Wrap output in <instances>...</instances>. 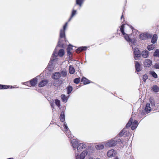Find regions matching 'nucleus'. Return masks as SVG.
Returning a JSON list of instances; mask_svg holds the SVG:
<instances>
[{
	"label": "nucleus",
	"mask_w": 159,
	"mask_h": 159,
	"mask_svg": "<svg viewBox=\"0 0 159 159\" xmlns=\"http://www.w3.org/2000/svg\"><path fill=\"white\" fill-rule=\"evenodd\" d=\"M48 81L47 79L42 80L39 84L38 86L40 87H43L48 83Z\"/></svg>",
	"instance_id": "10"
},
{
	"label": "nucleus",
	"mask_w": 159,
	"mask_h": 159,
	"mask_svg": "<svg viewBox=\"0 0 159 159\" xmlns=\"http://www.w3.org/2000/svg\"><path fill=\"white\" fill-rule=\"evenodd\" d=\"M104 148V146L103 144L98 145L96 146V148L97 149H102Z\"/></svg>",
	"instance_id": "36"
},
{
	"label": "nucleus",
	"mask_w": 159,
	"mask_h": 159,
	"mask_svg": "<svg viewBox=\"0 0 159 159\" xmlns=\"http://www.w3.org/2000/svg\"><path fill=\"white\" fill-rule=\"evenodd\" d=\"M129 42H130V44L131 45H135V44H136V41H135V40H134V39H132H132H131V41H129Z\"/></svg>",
	"instance_id": "44"
},
{
	"label": "nucleus",
	"mask_w": 159,
	"mask_h": 159,
	"mask_svg": "<svg viewBox=\"0 0 159 159\" xmlns=\"http://www.w3.org/2000/svg\"><path fill=\"white\" fill-rule=\"evenodd\" d=\"M64 127L65 131L66 133V134L67 136L70 138H72V135L71 134L70 131L66 122L64 123Z\"/></svg>",
	"instance_id": "4"
},
{
	"label": "nucleus",
	"mask_w": 159,
	"mask_h": 159,
	"mask_svg": "<svg viewBox=\"0 0 159 159\" xmlns=\"http://www.w3.org/2000/svg\"><path fill=\"white\" fill-rule=\"evenodd\" d=\"M149 100L152 106H154L155 105V103L154 100L152 98H150Z\"/></svg>",
	"instance_id": "45"
},
{
	"label": "nucleus",
	"mask_w": 159,
	"mask_h": 159,
	"mask_svg": "<svg viewBox=\"0 0 159 159\" xmlns=\"http://www.w3.org/2000/svg\"><path fill=\"white\" fill-rule=\"evenodd\" d=\"M135 63L136 70L138 72H139L141 70V68L140 64L137 61H135Z\"/></svg>",
	"instance_id": "14"
},
{
	"label": "nucleus",
	"mask_w": 159,
	"mask_h": 159,
	"mask_svg": "<svg viewBox=\"0 0 159 159\" xmlns=\"http://www.w3.org/2000/svg\"><path fill=\"white\" fill-rule=\"evenodd\" d=\"M80 77L76 78L74 80V82L76 84H78L80 81Z\"/></svg>",
	"instance_id": "41"
},
{
	"label": "nucleus",
	"mask_w": 159,
	"mask_h": 159,
	"mask_svg": "<svg viewBox=\"0 0 159 159\" xmlns=\"http://www.w3.org/2000/svg\"><path fill=\"white\" fill-rule=\"evenodd\" d=\"M155 45L153 44L149 45L147 47V49L148 50L150 51L152 50L154 48Z\"/></svg>",
	"instance_id": "37"
},
{
	"label": "nucleus",
	"mask_w": 159,
	"mask_h": 159,
	"mask_svg": "<svg viewBox=\"0 0 159 159\" xmlns=\"http://www.w3.org/2000/svg\"><path fill=\"white\" fill-rule=\"evenodd\" d=\"M64 54V50L63 49H60L58 53V55L60 57H62Z\"/></svg>",
	"instance_id": "29"
},
{
	"label": "nucleus",
	"mask_w": 159,
	"mask_h": 159,
	"mask_svg": "<svg viewBox=\"0 0 159 159\" xmlns=\"http://www.w3.org/2000/svg\"><path fill=\"white\" fill-rule=\"evenodd\" d=\"M79 152H77L75 151V157L76 159H84L85 157L88 153V152L87 151H84L79 156Z\"/></svg>",
	"instance_id": "2"
},
{
	"label": "nucleus",
	"mask_w": 159,
	"mask_h": 159,
	"mask_svg": "<svg viewBox=\"0 0 159 159\" xmlns=\"http://www.w3.org/2000/svg\"><path fill=\"white\" fill-rule=\"evenodd\" d=\"M149 73L155 78H157V74L154 71H150Z\"/></svg>",
	"instance_id": "33"
},
{
	"label": "nucleus",
	"mask_w": 159,
	"mask_h": 159,
	"mask_svg": "<svg viewBox=\"0 0 159 159\" xmlns=\"http://www.w3.org/2000/svg\"><path fill=\"white\" fill-rule=\"evenodd\" d=\"M72 145L74 150L76 149L77 147H78V142L76 139H74L73 141L71 142Z\"/></svg>",
	"instance_id": "13"
},
{
	"label": "nucleus",
	"mask_w": 159,
	"mask_h": 159,
	"mask_svg": "<svg viewBox=\"0 0 159 159\" xmlns=\"http://www.w3.org/2000/svg\"><path fill=\"white\" fill-rule=\"evenodd\" d=\"M57 46L61 48H63L64 47L63 44L61 42V40L60 39H59V40L58 42Z\"/></svg>",
	"instance_id": "38"
},
{
	"label": "nucleus",
	"mask_w": 159,
	"mask_h": 159,
	"mask_svg": "<svg viewBox=\"0 0 159 159\" xmlns=\"http://www.w3.org/2000/svg\"><path fill=\"white\" fill-rule=\"evenodd\" d=\"M120 142L122 143H123L120 139H118V138L116 137L108 140L106 143V145L108 147H113L115 146L118 143Z\"/></svg>",
	"instance_id": "1"
},
{
	"label": "nucleus",
	"mask_w": 159,
	"mask_h": 159,
	"mask_svg": "<svg viewBox=\"0 0 159 159\" xmlns=\"http://www.w3.org/2000/svg\"><path fill=\"white\" fill-rule=\"evenodd\" d=\"M124 25L122 24L120 27V31L122 34H125L124 31Z\"/></svg>",
	"instance_id": "39"
},
{
	"label": "nucleus",
	"mask_w": 159,
	"mask_h": 159,
	"mask_svg": "<svg viewBox=\"0 0 159 159\" xmlns=\"http://www.w3.org/2000/svg\"><path fill=\"white\" fill-rule=\"evenodd\" d=\"M153 56L156 57H159V50L156 49L154 52Z\"/></svg>",
	"instance_id": "32"
},
{
	"label": "nucleus",
	"mask_w": 159,
	"mask_h": 159,
	"mask_svg": "<svg viewBox=\"0 0 159 159\" xmlns=\"http://www.w3.org/2000/svg\"><path fill=\"white\" fill-rule=\"evenodd\" d=\"M55 102L56 105L59 107H60V100L56 99L55 100Z\"/></svg>",
	"instance_id": "40"
},
{
	"label": "nucleus",
	"mask_w": 159,
	"mask_h": 159,
	"mask_svg": "<svg viewBox=\"0 0 159 159\" xmlns=\"http://www.w3.org/2000/svg\"><path fill=\"white\" fill-rule=\"evenodd\" d=\"M148 78L147 75H144L143 76V81L145 82L146 80Z\"/></svg>",
	"instance_id": "47"
},
{
	"label": "nucleus",
	"mask_w": 159,
	"mask_h": 159,
	"mask_svg": "<svg viewBox=\"0 0 159 159\" xmlns=\"http://www.w3.org/2000/svg\"><path fill=\"white\" fill-rule=\"evenodd\" d=\"M51 106L52 108H54V106L52 103L51 104Z\"/></svg>",
	"instance_id": "53"
},
{
	"label": "nucleus",
	"mask_w": 159,
	"mask_h": 159,
	"mask_svg": "<svg viewBox=\"0 0 159 159\" xmlns=\"http://www.w3.org/2000/svg\"><path fill=\"white\" fill-rule=\"evenodd\" d=\"M133 112H132V116H133V113H137V112H136L135 111V110H134V107H133Z\"/></svg>",
	"instance_id": "51"
},
{
	"label": "nucleus",
	"mask_w": 159,
	"mask_h": 159,
	"mask_svg": "<svg viewBox=\"0 0 159 159\" xmlns=\"http://www.w3.org/2000/svg\"><path fill=\"white\" fill-rule=\"evenodd\" d=\"M86 146V145L85 144L80 143L79 144V145L77 147V150L75 151L77 152H80L82 151L83 148H85Z\"/></svg>",
	"instance_id": "6"
},
{
	"label": "nucleus",
	"mask_w": 159,
	"mask_h": 159,
	"mask_svg": "<svg viewBox=\"0 0 159 159\" xmlns=\"http://www.w3.org/2000/svg\"><path fill=\"white\" fill-rule=\"evenodd\" d=\"M143 63L144 66L149 67L152 65V61L150 59H147L145 60Z\"/></svg>",
	"instance_id": "9"
},
{
	"label": "nucleus",
	"mask_w": 159,
	"mask_h": 159,
	"mask_svg": "<svg viewBox=\"0 0 159 159\" xmlns=\"http://www.w3.org/2000/svg\"><path fill=\"white\" fill-rule=\"evenodd\" d=\"M154 68L156 69H159V63H156L154 66Z\"/></svg>",
	"instance_id": "46"
},
{
	"label": "nucleus",
	"mask_w": 159,
	"mask_h": 159,
	"mask_svg": "<svg viewBox=\"0 0 159 159\" xmlns=\"http://www.w3.org/2000/svg\"><path fill=\"white\" fill-rule=\"evenodd\" d=\"M139 38L142 40H145L148 37L147 34H141L139 35Z\"/></svg>",
	"instance_id": "21"
},
{
	"label": "nucleus",
	"mask_w": 159,
	"mask_h": 159,
	"mask_svg": "<svg viewBox=\"0 0 159 159\" xmlns=\"http://www.w3.org/2000/svg\"><path fill=\"white\" fill-rule=\"evenodd\" d=\"M69 73L71 74H73L75 71V69L74 68L71 66H70L69 67Z\"/></svg>",
	"instance_id": "31"
},
{
	"label": "nucleus",
	"mask_w": 159,
	"mask_h": 159,
	"mask_svg": "<svg viewBox=\"0 0 159 159\" xmlns=\"http://www.w3.org/2000/svg\"><path fill=\"white\" fill-rule=\"evenodd\" d=\"M144 109L147 112V113H148L150 112L151 110V108L150 107V105L149 103H147L146 104Z\"/></svg>",
	"instance_id": "17"
},
{
	"label": "nucleus",
	"mask_w": 159,
	"mask_h": 159,
	"mask_svg": "<svg viewBox=\"0 0 159 159\" xmlns=\"http://www.w3.org/2000/svg\"><path fill=\"white\" fill-rule=\"evenodd\" d=\"M146 111L144 109H140L138 113V116L140 117H142V116L148 114Z\"/></svg>",
	"instance_id": "11"
},
{
	"label": "nucleus",
	"mask_w": 159,
	"mask_h": 159,
	"mask_svg": "<svg viewBox=\"0 0 159 159\" xmlns=\"http://www.w3.org/2000/svg\"><path fill=\"white\" fill-rule=\"evenodd\" d=\"M115 150L114 149H111L108 151L107 153V156L108 157H111L115 155Z\"/></svg>",
	"instance_id": "18"
},
{
	"label": "nucleus",
	"mask_w": 159,
	"mask_h": 159,
	"mask_svg": "<svg viewBox=\"0 0 159 159\" xmlns=\"http://www.w3.org/2000/svg\"><path fill=\"white\" fill-rule=\"evenodd\" d=\"M138 121L136 120H134L133 122H132L131 126V129L132 130L135 129L138 125Z\"/></svg>",
	"instance_id": "15"
},
{
	"label": "nucleus",
	"mask_w": 159,
	"mask_h": 159,
	"mask_svg": "<svg viewBox=\"0 0 159 159\" xmlns=\"http://www.w3.org/2000/svg\"><path fill=\"white\" fill-rule=\"evenodd\" d=\"M123 15H122V16H121V19H122V18H123Z\"/></svg>",
	"instance_id": "57"
},
{
	"label": "nucleus",
	"mask_w": 159,
	"mask_h": 159,
	"mask_svg": "<svg viewBox=\"0 0 159 159\" xmlns=\"http://www.w3.org/2000/svg\"><path fill=\"white\" fill-rule=\"evenodd\" d=\"M114 159H119L118 158V157H116Z\"/></svg>",
	"instance_id": "56"
},
{
	"label": "nucleus",
	"mask_w": 159,
	"mask_h": 159,
	"mask_svg": "<svg viewBox=\"0 0 159 159\" xmlns=\"http://www.w3.org/2000/svg\"><path fill=\"white\" fill-rule=\"evenodd\" d=\"M133 119H132V117H131L129 120V121L128 123L126 124V126L125 127V128L126 129H127L129 127L130 125H132V122L133 121Z\"/></svg>",
	"instance_id": "26"
},
{
	"label": "nucleus",
	"mask_w": 159,
	"mask_h": 159,
	"mask_svg": "<svg viewBox=\"0 0 159 159\" xmlns=\"http://www.w3.org/2000/svg\"><path fill=\"white\" fill-rule=\"evenodd\" d=\"M87 48L86 47H79L76 50V52L77 53H79L80 52L86 50Z\"/></svg>",
	"instance_id": "23"
},
{
	"label": "nucleus",
	"mask_w": 159,
	"mask_h": 159,
	"mask_svg": "<svg viewBox=\"0 0 159 159\" xmlns=\"http://www.w3.org/2000/svg\"><path fill=\"white\" fill-rule=\"evenodd\" d=\"M134 58L135 60H137L141 56V53L138 48H134Z\"/></svg>",
	"instance_id": "5"
},
{
	"label": "nucleus",
	"mask_w": 159,
	"mask_h": 159,
	"mask_svg": "<svg viewBox=\"0 0 159 159\" xmlns=\"http://www.w3.org/2000/svg\"><path fill=\"white\" fill-rule=\"evenodd\" d=\"M14 87L12 86H8L7 85H4L0 84V89H7L8 88H14Z\"/></svg>",
	"instance_id": "16"
},
{
	"label": "nucleus",
	"mask_w": 159,
	"mask_h": 159,
	"mask_svg": "<svg viewBox=\"0 0 159 159\" xmlns=\"http://www.w3.org/2000/svg\"><path fill=\"white\" fill-rule=\"evenodd\" d=\"M67 94H69L72 91L73 88L71 86L69 85L67 87Z\"/></svg>",
	"instance_id": "34"
},
{
	"label": "nucleus",
	"mask_w": 159,
	"mask_h": 159,
	"mask_svg": "<svg viewBox=\"0 0 159 159\" xmlns=\"http://www.w3.org/2000/svg\"><path fill=\"white\" fill-rule=\"evenodd\" d=\"M61 98L63 102L66 103L67 102L68 98L65 94H62L61 96Z\"/></svg>",
	"instance_id": "24"
},
{
	"label": "nucleus",
	"mask_w": 159,
	"mask_h": 159,
	"mask_svg": "<svg viewBox=\"0 0 159 159\" xmlns=\"http://www.w3.org/2000/svg\"><path fill=\"white\" fill-rule=\"evenodd\" d=\"M62 76L63 77H66L67 75V72L66 71H62L61 72Z\"/></svg>",
	"instance_id": "43"
},
{
	"label": "nucleus",
	"mask_w": 159,
	"mask_h": 159,
	"mask_svg": "<svg viewBox=\"0 0 159 159\" xmlns=\"http://www.w3.org/2000/svg\"><path fill=\"white\" fill-rule=\"evenodd\" d=\"M141 54L143 58H146L149 56V52L147 50H145L142 52Z\"/></svg>",
	"instance_id": "12"
},
{
	"label": "nucleus",
	"mask_w": 159,
	"mask_h": 159,
	"mask_svg": "<svg viewBox=\"0 0 159 159\" xmlns=\"http://www.w3.org/2000/svg\"><path fill=\"white\" fill-rule=\"evenodd\" d=\"M37 79L35 78L30 80V82L32 86L34 87L35 86L37 83Z\"/></svg>",
	"instance_id": "19"
},
{
	"label": "nucleus",
	"mask_w": 159,
	"mask_h": 159,
	"mask_svg": "<svg viewBox=\"0 0 159 159\" xmlns=\"http://www.w3.org/2000/svg\"><path fill=\"white\" fill-rule=\"evenodd\" d=\"M84 0H76V4L80 8L82 6Z\"/></svg>",
	"instance_id": "20"
},
{
	"label": "nucleus",
	"mask_w": 159,
	"mask_h": 159,
	"mask_svg": "<svg viewBox=\"0 0 159 159\" xmlns=\"http://www.w3.org/2000/svg\"><path fill=\"white\" fill-rule=\"evenodd\" d=\"M67 51L68 56H69V57H70V56L71 54V51Z\"/></svg>",
	"instance_id": "50"
},
{
	"label": "nucleus",
	"mask_w": 159,
	"mask_h": 159,
	"mask_svg": "<svg viewBox=\"0 0 159 159\" xmlns=\"http://www.w3.org/2000/svg\"><path fill=\"white\" fill-rule=\"evenodd\" d=\"M122 35L123 36V37L125 38V39L128 42L131 41V39L129 37L128 34L125 33V34H122Z\"/></svg>",
	"instance_id": "27"
},
{
	"label": "nucleus",
	"mask_w": 159,
	"mask_h": 159,
	"mask_svg": "<svg viewBox=\"0 0 159 159\" xmlns=\"http://www.w3.org/2000/svg\"><path fill=\"white\" fill-rule=\"evenodd\" d=\"M89 159H95L93 157H90Z\"/></svg>",
	"instance_id": "55"
},
{
	"label": "nucleus",
	"mask_w": 159,
	"mask_h": 159,
	"mask_svg": "<svg viewBox=\"0 0 159 159\" xmlns=\"http://www.w3.org/2000/svg\"><path fill=\"white\" fill-rule=\"evenodd\" d=\"M60 118L61 120V121L62 122H64V121H65V115L64 114L63 111H62L61 112L60 116Z\"/></svg>",
	"instance_id": "30"
},
{
	"label": "nucleus",
	"mask_w": 159,
	"mask_h": 159,
	"mask_svg": "<svg viewBox=\"0 0 159 159\" xmlns=\"http://www.w3.org/2000/svg\"><path fill=\"white\" fill-rule=\"evenodd\" d=\"M29 82V81H27L26 82H25L23 83H22V84H23L25 85H27V84Z\"/></svg>",
	"instance_id": "52"
},
{
	"label": "nucleus",
	"mask_w": 159,
	"mask_h": 159,
	"mask_svg": "<svg viewBox=\"0 0 159 159\" xmlns=\"http://www.w3.org/2000/svg\"><path fill=\"white\" fill-rule=\"evenodd\" d=\"M157 35L156 34H154L152 39L151 42L153 44L155 43L157 41Z\"/></svg>",
	"instance_id": "25"
},
{
	"label": "nucleus",
	"mask_w": 159,
	"mask_h": 159,
	"mask_svg": "<svg viewBox=\"0 0 159 159\" xmlns=\"http://www.w3.org/2000/svg\"><path fill=\"white\" fill-rule=\"evenodd\" d=\"M61 74L59 72H55L53 73L52 75V78L54 80H57L60 78Z\"/></svg>",
	"instance_id": "8"
},
{
	"label": "nucleus",
	"mask_w": 159,
	"mask_h": 159,
	"mask_svg": "<svg viewBox=\"0 0 159 159\" xmlns=\"http://www.w3.org/2000/svg\"><path fill=\"white\" fill-rule=\"evenodd\" d=\"M67 22H66L64 25L63 29L60 30V39L62 38H65L66 36L65 30L67 26Z\"/></svg>",
	"instance_id": "3"
},
{
	"label": "nucleus",
	"mask_w": 159,
	"mask_h": 159,
	"mask_svg": "<svg viewBox=\"0 0 159 159\" xmlns=\"http://www.w3.org/2000/svg\"><path fill=\"white\" fill-rule=\"evenodd\" d=\"M124 131V130H122L120 132L119 134L118 135V136L120 137H121L122 136L124 135L123 133Z\"/></svg>",
	"instance_id": "49"
},
{
	"label": "nucleus",
	"mask_w": 159,
	"mask_h": 159,
	"mask_svg": "<svg viewBox=\"0 0 159 159\" xmlns=\"http://www.w3.org/2000/svg\"><path fill=\"white\" fill-rule=\"evenodd\" d=\"M76 12L77 11L76 10H74V9H73L72 12V14L71 15V16L70 17V18L68 20V21H70V20H71V19L76 14Z\"/></svg>",
	"instance_id": "28"
},
{
	"label": "nucleus",
	"mask_w": 159,
	"mask_h": 159,
	"mask_svg": "<svg viewBox=\"0 0 159 159\" xmlns=\"http://www.w3.org/2000/svg\"><path fill=\"white\" fill-rule=\"evenodd\" d=\"M7 159H14V158H7Z\"/></svg>",
	"instance_id": "54"
},
{
	"label": "nucleus",
	"mask_w": 159,
	"mask_h": 159,
	"mask_svg": "<svg viewBox=\"0 0 159 159\" xmlns=\"http://www.w3.org/2000/svg\"><path fill=\"white\" fill-rule=\"evenodd\" d=\"M152 89L153 91L155 92H157L159 91V88L157 85L154 86L152 88Z\"/></svg>",
	"instance_id": "35"
},
{
	"label": "nucleus",
	"mask_w": 159,
	"mask_h": 159,
	"mask_svg": "<svg viewBox=\"0 0 159 159\" xmlns=\"http://www.w3.org/2000/svg\"><path fill=\"white\" fill-rule=\"evenodd\" d=\"M72 46L70 45H69L67 48V51H71L72 49Z\"/></svg>",
	"instance_id": "48"
},
{
	"label": "nucleus",
	"mask_w": 159,
	"mask_h": 159,
	"mask_svg": "<svg viewBox=\"0 0 159 159\" xmlns=\"http://www.w3.org/2000/svg\"><path fill=\"white\" fill-rule=\"evenodd\" d=\"M126 128H124L123 129H122V130H124V131L123 132V134H124V135L125 136H126L128 134H129V132L128 131H127L126 130Z\"/></svg>",
	"instance_id": "42"
},
{
	"label": "nucleus",
	"mask_w": 159,
	"mask_h": 159,
	"mask_svg": "<svg viewBox=\"0 0 159 159\" xmlns=\"http://www.w3.org/2000/svg\"><path fill=\"white\" fill-rule=\"evenodd\" d=\"M56 48L54 51V52H53V53L52 55V57L51 58L50 61L49 63V66L50 64L52 63V62L53 61H54L55 60L57 61V59L56 58H55L58 55V53L56 52Z\"/></svg>",
	"instance_id": "7"
},
{
	"label": "nucleus",
	"mask_w": 159,
	"mask_h": 159,
	"mask_svg": "<svg viewBox=\"0 0 159 159\" xmlns=\"http://www.w3.org/2000/svg\"><path fill=\"white\" fill-rule=\"evenodd\" d=\"M81 81L83 82L84 84H89L91 83L90 81L86 78L84 77H83Z\"/></svg>",
	"instance_id": "22"
}]
</instances>
